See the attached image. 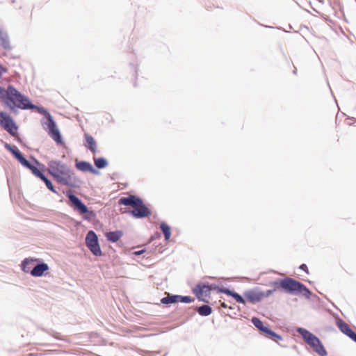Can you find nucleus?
I'll return each instance as SVG.
<instances>
[{"mask_svg":"<svg viewBox=\"0 0 356 356\" xmlns=\"http://www.w3.org/2000/svg\"><path fill=\"white\" fill-rule=\"evenodd\" d=\"M273 285L275 286L281 287L284 291L289 293H301L306 296H309L311 293L309 290L304 284L289 277L274 282Z\"/></svg>","mask_w":356,"mask_h":356,"instance_id":"4","label":"nucleus"},{"mask_svg":"<svg viewBox=\"0 0 356 356\" xmlns=\"http://www.w3.org/2000/svg\"><path fill=\"white\" fill-rule=\"evenodd\" d=\"M179 302L188 303V302H192V298L190 296H180Z\"/></svg>","mask_w":356,"mask_h":356,"instance_id":"28","label":"nucleus"},{"mask_svg":"<svg viewBox=\"0 0 356 356\" xmlns=\"http://www.w3.org/2000/svg\"><path fill=\"white\" fill-rule=\"evenodd\" d=\"M180 296L174 295L170 296L168 294V296L163 298L161 300V303L163 304H171V303H175L179 302Z\"/></svg>","mask_w":356,"mask_h":356,"instance_id":"20","label":"nucleus"},{"mask_svg":"<svg viewBox=\"0 0 356 356\" xmlns=\"http://www.w3.org/2000/svg\"><path fill=\"white\" fill-rule=\"evenodd\" d=\"M300 268L302 269V270L305 271L307 273H308V268L306 264H302L300 266Z\"/></svg>","mask_w":356,"mask_h":356,"instance_id":"30","label":"nucleus"},{"mask_svg":"<svg viewBox=\"0 0 356 356\" xmlns=\"http://www.w3.org/2000/svg\"><path fill=\"white\" fill-rule=\"evenodd\" d=\"M5 147L15 156V158L20 162L22 165H28V161L22 156L21 152L18 150V149L16 147H13L9 144L6 143Z\"/></svg>","mask_w":356,"mask_h":356,"instance_id":"14","label":"nucleus"},{"mask_svg":"<svg viewBox=\"0 0 356 356\" xmlns=\"http://www.w3.org/2000/svg\"><path fill=\"white\" fill-rule=\"evenodd\" d=\"M5 147L15 156V158L20 162L22 165H28V161L22 156L21 152L18 150V149L16 147H13L9 144L6 143Z\"/></svg>","mask_w":356,"mask_h":356,"instance_id":"13","label":"nucleus"},{"mask_svg":"<svg viewBox=\"0 0 356 356\" xmlns=\"http://www.w3.org/2000/svg\"><path fill=\"white\" fill-rule=\"evenodd\" d=\"M118 203L120 205L132 207L134 209L131 213L137 218H143L151 215L149 209L143 204L140 198L135 195H130L128 197H121Z\"/></svg>","mask_w":356,"mask_h":356,"instance_id":"3","label":"nucleus"},{"mask_svg":"<svg viewBox=\"0 0 356 356\" xmlns=\"http://www.w3.org/2000/svg\"><path fill=\"white\" fill-rule=\"evenodd\" d=\"M35 261V260L32 259H25L24 260L23 263H22L23 270H24V271H27V270H26V266L29 264V263L32 262V261Z\"/></svg>","mask_w":356,"mask_h":356,"instance_id":"29","label":"nucleus"},{"mask_svg":"<svg viewBox=\"0 0 356 356\" xmlns=\"http://www.w3.org/2000/svg\"><path fill=\"white\" fill-rule=\"evenodd\" d=\"M76 168L83 172H93L91 164L86 161H79L76 163Z\"/></svg>","mask_w":356,"mask_h":356,"instance_id":"18","label":"nucleus"},{"mask_svg":"<svg viewBox=\"0 0 356 356\" xmlns=\"http://www.w3.org/2000/svg\"><path fill=\"white\" fill-rule=\"evenodd\" d=\"M0 126L11 136H17V126L12 117L6 112H0Z\"/></svg>","mask_w":356,"mask_h":356,"instance_id":"10","label":"nucleus"},{"mask_svg":"<svg viewBox=\"0 0 356 356\" xmlns=\"http://www.w3.org/2000/svg\"><path fill=\"white\" fill-rule=\"evenodd\" d=\"M24 166L30 169L32 172L39 178L43 175L36 167L32 165L29 161L28 165Z\"/></svg>","mask_w":356,"mask_h":356,"instance_id":"26","label":"nucleus"},{"mask_svg":"<svg viewBox=\"0 0 356 356\" xmlns=\"http://www.w3.org/2000/svg\"><path fill=\"white\" fill-rule=\"evenodd\" d=\"M160 227L164 234L165 239L166 241L169 240L171 235L170 227L165 222H162Z\"/></svg>","mask_w":356,"mask_h":356,"instance_id":"23","label":"nucleus"},{"mask_svg":"<svg viewBox=\"0 0 356 356\" xmlns=\"http://www.w3.org/2000/svg\"><path fill=\"white\" fill-rule=\"evenodd\" d=\"M86 243L89 250L96 256L102 254L96 234L93 231L88 232L86 237Z\"/></svg>","mask_w":356,"mask_h":356,"instance_id":"11","label":"nucleus"},{"mask_svg":"<svg viewBox=\"0 0 356 356\" xmlns=\"http://www.w3.org/2000/svg\"><path fill=\"white\" fill-rule=\"evenodd\" d=\"M122 232L121 231L110 232L106 234L108 241L111 242H117L122 236Z\"/></svg>","mask_w":356,"mask_h":356,"instance_id":"19","label":"nucleus"},{"mask_svg":"<svg viewBox=\"0 0 356 356\" xmlns=\"http://www.w3.org/2000/svg\"><path fill=\"white\" fill-rule=\"evenodd\" d=\"M197 312L201 316H209L211 314L212 309L208 305H202L197 308Z\"/></svg>","mask_w":356,"mask_h":356,"instance_id":"22","label":"nucleus"},{"mask_svg":"<svg viewBox=\"0 0 356 356\" xmlns=\"http://www.w3.org/2000/svg\"><path fill=\"white\" fill-rule=\"evenodd\" d=\"M252 322L256 327H257L259 330L262 331L264 333H266L268 329L267 327H265L264 325L263 322L258 318H253L252 319Z\"/></svg>","mask_w":356,"mask_h":356,"instance_id":"21","label":"nucleus"},{"mask_svg":"<svg viewBox=\"0 0 356 356\" xmlns=\"http://www.w3.org/2000/svg\"><path fill=\"white\" fill-rule=\"evenodd\" d=\"M144 252H145V250H140V251H136V252H134V254H136V255H140V254H141L142 253H143Z\"/></svg>","mask_w":356,"mask_h":356,"instance_id":"32","label":"nucleus"},{"mask_svg":"<svg viewBox=\"0 0 356 356\" xmlns=\"http://www.w3.org/2000/svg\"><path fill=\"white\" fill-rule=\"evenodd\" d=\"M94 162H95V165L98 168H104L106 167L108 165V162L106 161V160L102 157H99V158L94 157Z\"/></svg>","mask_w":356,"mask_h":356,"instance_id":"24","label":"nucleus"},{"mask_svg":"<svg viewBox=\"0 0 356 356\" xmlns=\"http://www.w3.org/2000/svg\"><path fill=\"white\" fill-rule=\"evenodd\" d=\"M298 332L301 334L304 340L321 356H325L327 352L318 337L304 328H299Z\"/></svg>","mask_w":356,"mask_h":356,"instance_id":"5","label":"nucleus"},{"mask_svg":"<svg viewBox=\"0 0 356 356\" xmlns=\"http://www.w3.org/2000/svg\"><path fill=\"white\" fill-rule=\"evenodd\" d=\"M3 46L4 47H6L8 46V42L6 41L3 42Z\"/></svg>","mask_w":356,"mask_h":356,"instance_id":"33","label":"nucleus"},{"mask_svg":"<svg viewBox=\"0 0 356 356\" xmlns=\"http://www.w3.org/2000/svg\"><path fill=\"white\" fill-rule=\"evenodd\" d=\"M48 269V265L47 264L42 263L35 266L31 271V274L34 277H40Z\"/></svg>","mask_w":356,"mask_h":356,"instance_id":"16","label":"nucleus"},{"mask_svg":"<svg viewBox=\"0 0 356 356\" xmlns=\"http://www.w3.org/2000/svg\"><path fill=\"white\" fill-rule=\"evenodd\" d=\"M67 196L70 200V206L81 215H85V219L90 220L95 216V213L93 211H89L88 207L76 196L72 194V191H67Z\"/></svg>","mask_w":356,"mask_h":356,"instance_id":"6","label":"nucleus"},{"mask_svg":"<svg viewBox=\"0 0 356 356\" xmlns=\"http://www.w3.org/2000/svg\"><path fill=\"white\" fill-rule=\"evenodd\" d=\"M220 305L223 308L229 307L230 309H232V307H228V305L225 302H222Z\"/></svg>","mask_w":356,"mask_h":356,"instance_id":"31","label":"nucleus"},{"mask_svg":"<svg viewBox=\"0 0 356 356\" xmlns=\"http://www.w3.org/2000/svg\"><path fill=\"white\" fill-rule=\"evenodd\" d=\"M45 116L47 121L44 123L46 126L44 129L48 131L49 135L57 144H62V138L60 131L56 127L55 122L53 120L52 116L49 113L45 111Z\"/></svg>","mask_w":356,"mask_h":356,"instance_id":"9","label":"nucleus"},{"mask_svg":"<svg viewBox=\"0 0 356 356\" xmlns=\"http://www.w3.org/2000/svg\"><path fill=\"white\" fill-rule=\"evenodd\" d=\"M84 138L86 140L85 146L95 154L97 151V146L95 140L92 136L88 134H84Z\"/></svg>","mask_w":356,"mask_h":356,"instance_id":"15","label":"nucleus"},{"mask_svg":"<svg viewBox=\"0 0 356 356\" xmlns=\"http://www.w3.org/2000/svg\"><path fill=\"white\" fill-rule=\"evenodd\" d=\"M0 100L11 111L15 108L32 109L35 107L26 96L22 95L12 85H9L7 88L0 86Z\"/></svg>","mask_w":356,"mask_h":356,"instance_id":"1","label":"nucleus"},{"mask_svg":"<svg viewBox=\"0 0 356 356\" xmlns=\"http://www.w3.org/2000/svg\"><path fill=\"white\" fill-rule=\"evenodd\" d=\"M336 325L344 334L356 342V333L350 327L349 325L341 318H337Z\"/></svg>","mask_w":356,"mask_h":356,"instance_id":"12","label":"nucleus"},{"mask_svg":"<svg viewBox=\"0 0 356 356\" xmlns=\"http://www.w3.org/2000/svg\"><path fill=\"white\" fill-rule=\"evenodd\" d=\"M274 290L261 291L258 288L247 290L243 293L246 302L254 304L272 295Z\"/></svg>","mask_w":356,"mask_h":356,"instance_id":"7","label":"nucleus"},{"mask_svg":"<svg viewBox=\"0 0 356 356\" xmlns=\"http://www.w3.org/2000/svg\"><path fill=\"white\" fill-rule=\"evenodd\" d=\"M266 334L270 339H272L273 340H274L275 341H277L278 340L282 339V337L280 335H278L277 334H276L273 331L270 330V329H268V330L266 331Z\"/></svg>","mask_w":356,"mask_h":356,"instance_id":"27","label":"nucleus"},{"mask_svg":"<svg viewBox=\"0 0 356 356\" xmlns=\"http://www.w3.org/2000/svg\"><path fill=\"white\" fill-rule=\"evenodd\" d=\"M219 291L222 292L228 296L233 297L237 302L242 303V304L246 303L245 297L243 298L241 296H240L238 293H237L236 292L232 291L227 289H219Z\"/></svg>","mask_w":356,"mask_h":356,"instance_id":"17","label":"nucleus"},{"mask_svg":"<svg viewBox=\"0 0 356 356\" xmlns=\"http://www.w3.org/2000/svg\"><path fill=\"white\" fill-rule=\"evenodd\" d=\"M40 179H41L45 183V185L48 188V189H49L51 191H52L54 193H56L51 181L50 180H49L44 175H42L40 177Z\"/></svg>","mask_w":356,"mask_h":356,"instance_id":"25","label":"nucleus"},{"mask_svg":"<svg viewBox=\"0 0 356 356\" xmlns=\"http://www.w3.org/2000/svg\"><path fill=\"white\" fill-rule=\"evenodd\" d=\"M48 172L58 183L74 187L77 183L76 177L68 165L59 161H51L48 163Z\"/></svg>","mask_w":356,"mask_h":356,"instance_id":"2","label":"nucleus"},{"mask_svg":"<svg viewBox=\"0 0 356 356\" xmlns=\"http://www.w3.org/2000/svg\"><path fill=\"white\" fill-rule=\"evenodd\" d=\"M216 289L219 291L220 289H218V287L215 284L209 285L204 283H200L195 286L193 289V291L199 300L208 302L211 291Z\"/></svg>","mask_w":356,"mask_h":356,"instance_id":"8","label":"nucleus"}]
</instances>
